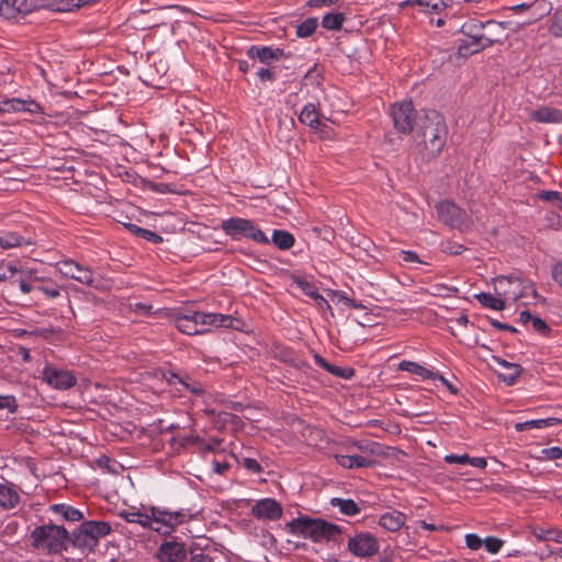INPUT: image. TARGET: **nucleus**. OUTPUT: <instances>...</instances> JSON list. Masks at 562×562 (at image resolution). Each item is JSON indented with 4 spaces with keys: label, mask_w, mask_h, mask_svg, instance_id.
<instances>
[{
    "label": "nucleus",
    "mask_w": 562,
    "mask_h": 562,
    "mask_svg": "<svg viewBox=\"0 0 562 562\" xmlns=\"http://www.w3.org/2000/svg\"><path fill=\"white\" fill-rule=\"evenodd\" d=\"M120 516L130 524L139 525L144 529L153 530L162 536L170 535L189 517L181 510L170 512L158 507L122 510Z\"/></svg>",
    "instance_id": "1"
},
{
    "label": "nucleus",
    "mask_w": 562,
    "mask_h": 562,
    "mask_svg": "<svg viewBox=\"0 0 562 562\" xmlns=\"http://www.w3.org/2000/svg\"><path fill=\"white\" fill-rule=\"evenodd\" d=\"M448 128L440 113L435 110L425 112L420 120V140L417 143L418 154L424 160L436 158L443 149Z\"/></svg>",
    "instance_id": "2"
},
{
    "label": "nucleus",
    "mask_w": 562,
    "mask_h": 562,
    "mask_svg": "<svg viewBox=\"0 0 562 562\" xmlns=\"http://www.w3.org/2000/svg\"><path fill=\"white\" fill-rule=\"evenodd\" d=\"M175 324L186 335H201L212 328L234 327V318L220 313L188 312L178 314Z\"/></svg>",
    "instance_id": "3"
},
{
    "label": "nucleus",
    "mask_w": 562,
    "mask_h": 562,
    "mask_svg": "<svg viewBox=\"0 0 562 562\" xmlns=\"http://www.w3.org/2000/svg\"><path fill=\"white\" fill-rule=\"evenodd\" d=\"M288 530L295 536L308 538L314 542L334 541L340 535V527L318 518L300 516L286 524Z\"/></svg>",
    "instance_id": "4"
},
{
    "label": "nucleus",
    "mask_w": 562,
    "mask_h": 562,
    "mask_svg": "<svg viewBox=\"0 0 562 562\" xmlns=\"http://www.w3.org/2000/svg\"><path fill=\"white\" fill-rule=\"evenodd\" d=\"M527 290H531L533 297H539L535 284L520 276H499L494 279L495 293L506 302H516L527 296Z\"/></svg>",
    "instance_id": "5"
},
{
    "label": "nucleus",
    "mask_w": 562,
    "mask_h": 562,
    "mask_svg": "<svg viewBox=\"0 0 562 562\" xmlns=\"http://www.w3.org/2000/svg\"><path fill=\"white\" fill-rule=\"evenodd\" d=\"M67 531L63 527L45 525L32 532L33 546L47 552H59L64 548Z\"/></svg>",
    "instance_id": "6"
},
{
    "label": "nucleus",
    "mask_w": 562,
    "mask_h": 562,
    "mask_svg": "<svg viewBox=\"0 0 562 562\" xmlns=\"http://www.w3.org/2000/svg\"><path fill=\"white\" fill-rule=\"evenodd\" d=\"M222 229L234 239L247 237L259 244H268L270 240L254 222L241 217H231L223 221Z\"/></svg>",
    "instance_id": "7"
},
{
    "label": "nucleus",
    "mask_w": 562,
    "mask_h": 562,
    "mask_svg": "<svg viewBox=\"0 0 562 562\" xmlns=\"http://www.w3.org/2000/svg\"><path fill=\"white\" fill-rule=\"evenodd\" d=\"M111 532V526L106 521L90 520L80 525L78 533L75 535L78 546L92 549L99 538Z\"/></svg>",
    "instance_id": "8"
},
{
    "label": "nucleus",
    "mask_w": 562,
    "mask_h": 562,
    "mask_svg": "<svg viewBox=\"0 0 562 562\" xmlns=\"http://www.w3.org/2000/svg\"><path fill=\"white\" fill-rule=\"evenodd\" d=\"M394 128L402 134H409L416 124V111L412 101L396 102L391 106Z\"/></svg>",
    "instance_id": "9"
},
{
    "label": "nucleus",
    "mask_w": 562,
    "mask_h": 562,
    "mask_svg": "<svg viewBox=\"0 0 562 562\" xmlns=\"http://www.w3.org/2000/svg\"><path fill=\"white\" fill-rule=\"evenodd\" d=\"M380 543L370 532H358L348 540V550L358 558H370L379 552Z\"/></svg>",
    "instance_id": "10"
},
{
    "label": "nucleus",
    "mask_w": 562,
    "mask_h": 562,
    "mask_svg": "<svg viewBox=\"0 0 562 562\" xmlns=\"http://www.w3.org/2000/svg\"><path fill=\"white\" fill-rule=\"evenodd\" d=\"M42 376L49 386L60 391L71 389L77 382L71 371L52 364L44 367Z\"/></svg>",
    "instance_id": "11"
},
{
    "label": "nucleus",
    "mask_w": 562,
    "mask_h": 562,
    "mask_svg": "<svg viewBox=\"0 0 562 562\" xmlns=\"http://www.w3.org/2000/svg\"><path fill=\"white\" fill-rule=\"evenodd\" d=\"M56 268L66 278L74 279L85 285H94V272L89 267L81 266L71 259H65L57 262Z\"/></svg>",
    "instance_id": "12"
},
{
    "label": "nucleus",
    "mask_w": 562,
    "mask_h": 562,
    "mask_svg": "<svg viewBox=\"0 0 562 562\" xmlns=\"http://www.w3.org/2000/svg\"><path fill=\"white\" fill-rule=\"evenodd\" d=\"M439 220L451 227L462 228L470 223L465 211L451 201H442L437 204Z\"/></svg>",
    "instance_id": "13"
},
{
    "label": "nucleus",
    "mask_w": 562,
    "mask_h": 562,
    "mask_svg": "<svg viewBox=\"0 0 562 562\" xmlns=\"http://www.w3.org/2000/svg\"><path fill=\"white\" fill-rule=\"evenodd\" d=\"M40 0H1L0 14L4 19H14L25 15L40 8Z\"/></svg>",
    "instance_id": "14"
},
{
    "label": "nucleus",
    "mask_w": 562,
    "mask_h": 562,
    "mask_svg": "<svg viewBox=\"0 0 562 562\" xmlns=\"http://www.w3.org/2000/svg\"><path fill=\"white\" fill-rule=\"evenodd\" d=\"M23 503L22 490L19 485L2 480L0 482V508L2 510H13Z\"/></svg>",
    "instance_id": "15"
},
{
    "label": "nucleus",
    "mask_w": 562,
    "mask_h": 562,
    "mask_svg": "<svg viewBox=\"0 0 562 562\" xmlns=\"http://www.w3.org/2000/svg\"><path fill=\"white\" fill-rule=\"evenodd\" d=\"M251 514L257 519L277 520L282 515V507L273 498H262L252 506Z\"/></svg>",
    "instance_id": "16"
},
{
    "label": "nucleus",
    "mask_w": 562,
    "mask_h": 562,
    "mask_svg": "<svg viewBox=\"0 0 562 562\" xmlns=\"http://www.w3.org/2000/svg\"><path fill=\"white\" fill-rule=\"evenodd\" d=\"M186 558V548L182 542L178 541L164 542L157 552L159 562H183Z\"/></svg>",
    "instance_id": "17"
},
{
    "label": "nucleus",
    "mask_w": 562,
    "mask_h": 562,
    "mask_svg": "<svg viewBox=\"0 0 562 562\" xmlns=\"http://www.w3.org/2000/svg\"><path fill=\"white\" fill-rule=\"evenodd\" d=\"M487 46H490L488 35H481V32H475L471 36H465L461 40L458 52L460 56L467 57L479 53Z\"/></svg>",
    "instance_id": "18"
},
{
    "label": "nucleus",
    "mask_w": 562,
    "mask_h": 562,
    "mask_svg": "<svg viewBox=\"0 0 562 562\" xmlns=\"http://www.w3.org/2000/svg\"><path fill=\"white\" fill-rule=\"evenodd\" d=\"M406 520L407 516L404 513L392 509L381 514L378 524L386 531L396 532L402 528L408 529V527L405 526Z\"/></svg>",
    "instance_id": "19"
},
{
    "label": "nucleus",
    "mask_w": 562,
    "mask_h": 562,
    "mask_svg": "<svg viewBox=\"0 0 562 562\" xmlns=\"http://www.w3.org/2000/svg\"><path fill=\"white\" fill-rule=\"evenodd\" d=\"M283 49L271 46H250L247 56L251 59H258L260 63L269 64L272 60H279L283 57Z\"/></svg>",
    "instance_id": "20"
},
{
    "label": "nucleus",
    "mask_w": 562,
    "mask_h": 562,
    "mask_svg": "<svg viewBox=\"0 0 562 562\" xmlns=\"http://www.w3.org/2000/svg\"><path fill=\"white\" fill-rule=\"evenodd\" d=\"M2 109H3L4 113H16V112L38 113L41 111V106L37 102H35L33 100H22V99L2 100Z\"/></svg>",
    "instance_id": "21"
},
{
    "label": "nucleus",
    "mask_w": 562,
    "mask_h": 562,
    "mask_svg": "<svg viewBox=\"0 0 562 562\" xmlns=\"http://www.w3.org/2000/svg\"><path fill=\"white\" fill-rule=\"evenodd\" d=\"M99 1L100 0H48L46 7L53 12H71Z\"/></svg>",
    "instance_id": "22"
},
{
    "label": "nucleus",
    "mask_w": 562,
    "mask_h": 562,
    "mask_svg": "<svg viewBox=\"0 0 562 562\" xmlns=\"http://www.w3.org/2000/svg\"><path fill=\"white\" fill-rule=\"evenodd\" d=\"M34 241L31 238H26L16 232L1 231L0 232V248L8 250L12 248H19L23 246L33 245Z\"/></svg>",
    "instance_id": "23"
},
{
    "label": "nucleus",
    "mask_w": 562,
    "mask_h": 562,
    "mask_svg": "<svg viewBox=\"0 0 562 562\" xmlns=\"http://www.w3.org/2000/svg\"><path fill=\"white\" fill-rule=\"evenodd\" d=\"M494 360L503 370L498 373V376L506 384L513 385L522 371L521 367L518 363L508 362L501 358H495Z\"/></svg>",
    "instance_id": "24"
},
{
    "label": "nucleus",
    "mask_w": 562,
    "mask_h": 562,
    "mask_svg": "<svg viewBox=\"0 0 562 562\" xmlns=\"http://www.w3.org/2000/svg\"><path fill=\"white\" fill-rule=\"evenodd\" d=\"M452 0H406L404 5L418 7L425 13H439L450 5Z\"/></svg>",
    "instance_id": "25"
},
{
    "label": "nucleus",
    "mask_w": 562,
    "mask_h": 562,
    "mask_svg": "<svg viewBox=\"0 0 562 562\" xmlns=\"http://www.w3.org/2000/svg\"><path fill=\"white\" fill-rule=\"evenodd\" d=\"M336 462L345 469H361L372 464L369 458L358 454H335Z\"/></svg>",
    "instance_id": "26"
},
{
    "label": "nucleus",
    "mask_w": 562,
    "mask_h": 562,
    "mask_svg": "<svg viewBox=\"0 0 562 562\" xmlns=\"http://www.w3.org/2000/svg\"><path fill=\"white\" fill-rule=\"evenodd\" d=\"M299 120L301 123L315 131L322 130L323 122L321 121L319 113L313 103H308L302 109Z\"/></svg>",
    "instance_id": "27"
},
{
    "label": "nucleus",
    "mask_w": 562,
    "mask_h": 562,
    "mask_svg": "<svg viewBox=\"0 0 562 562\" xmlns=\"http://www.w3.org/2000/svg\"><path fill=\"white\" fill-rule=\"evenodd\" d=\"M530 116L540 123L562 122V112L557 109L547 108V106H542L540 109L533 110L530 113Z\"/></svg>",
    "instance_id": "28"
},
{
    "label": "nucleus",
    "mask_w": 562,
    "mask_h": 562,
    "mask_svg": "<svg viewBox=\"0 0 562 562\" xmlns=\"http://www.w3.org/2000/svg\"><path fill=\"white\" fill-rule=\"evenodd\" d=\"M400 370L409 372L412 374L418 375L424 380H436L438 376L437 372H434L416 362L413 361H402L398 366Z\"/></svg>",
    "instance_id": "29"
},
{
    "label": "nucleus",
    "mask_w": 562,
    "mask_h": 562,
    "mask_svg": "<svg viewBox=\"0 0 562 562\" xmlns=\"http://www.w3.org/2000/svg\"><path fill=\"white\" fill-rule=\"evenodd\" d=\"M561 422L559 418L549 417L542 419H531L522 423H517L515 429L517 431H525L529 429H541L558 425Z\"/></svg>",
    "instance_id": "30"
},
{
    "label": "nucleus",
    "mask_w": 562,
    "mask_h": 562,
    "mask_svg": "<svg viewBox=\"0 0 562 562\" xmlns=\"http://www.w3.org/2000/svg\"><path fill=\"white\" fill-rule=\"evenodd\" d=\"M330 504L334 507L338 508L339 512L346 516H356L361 510L359 505L355 501L349 498L335 497L330 501Z\"/></svg>",
    "instance_id": "31"
},
{
    "label": "nucleus",
    "mask_w": 562,
    "mask_h": 562,
    "mask_svg": "<svg viewBox=\"0 0 562 562\" xmlns=\"http://www.w3.org/2000/svg\"><path fill=\"white\" fill-rule=\"evenodd\" d=\"M475 299L485 307L493 311H503L505 308L506 301L498 296L492 295L491 293L481 292L475 294Z\"/></svg>",
    "instance_id": "32"
},
{
    "label": "nucleus",
    "mask_w": 562,
    "mask_h": 562,
    "mask_svg": "<svg viewBox=\"0 0 562 562\" xmlns=\"http://www.w3.org/2000/svg\"><path fill=\"white\" fill-rule=\"evenodd\" d=\"M294 237L291 233L282 229H274L271 241L281 250H288L294 245Z\"/></svg>",
    "instance_id": "33"
},
{
    "label": "nucleus",
    "mask_w": 562,
    "mask_h": 562,
    "mask_svg": "<svg viewBox=\"0 0 562 562\" xmlns=\"http://www.w3.org/2000/svg\"><path fill=\"white\" fill-rule=\"evenodd\" d=\"M504 30V23L488 20L484 22V30L481 32V35H488L491 46L494 42L499 41V37L503 34Z\"/></svg>",
    "instance_id": "34"
},
{
    "label": "nucleus",
    "mask_w": 562,
    "mask_h": 562,
    "mask_svg": "<svg viewBox=\"0 0 562 562\" xmlns=\"http://www.w3.org/2000/svg\"><path fill=\"white\" fill-rule=\"evenodd\" d=\"M125 227L134 235L145 239V240H148V241H151L153 244H159L162 241V237L159 236L158 234L149 231V229H146V228H143V227H139L135 224H125Z\"/></svg>",
    "instance_id": "35"
},
{
    "label": "nucleus",
    "mask_w": 562,
    "mask_h": 562,
    "mask_svg": "<svg viewBox=\"0 0 562 562\" xmlns=\"http://www.w3.org/2000/svg\"><path fill=\"white\" fill-rule=\"evenodd\" d=\"M53 510L63 516L64 519L68 521H79L83 518V515L80 510L67 506L65 504H57L53 506Z\"/></svg>",
    "instance_id": "36"
},
{
    "label": "nucleus",
    "mask_w": 562,
    "mask_h": 562,
    "mask_svg": "<svg viewBox=\"0 0 562 562\" xmlns=\"http://www.w3.org/2000/svg\"><path fill=\"white\" fill-rule=\"evenodd\" d=\"M345 16L342 13H327L323 20L322 25L326 30H339L342 26Z\"/></svg>",
    "instance_id": "37"
},
{
    "label": "nucleus",
    "mask_w": 562,
    "mask_h": 562,
    "mask_svg": "<svg viewBox=\"0 0 562 562\" xmlns=\"http://www.w3.org/2000/svg\"><path fill=\"white\" fill-rule=\"evenodd\" d=\"M316 27L317 21L315 19H307L297 26L296 34L299 37H308L315 32Z\"/></svg>",
    "instance_id": "38"
},
{
    "label": "nucleus",
    "mask_w": 562,
    "mask_h": 562,
    "mask_svg": "<svg viewBox=\"0 0 562 562\" xmlns=\"http://www.w3.org/2000/svg\"><path fill=\"white\" fill-rule=\"evenodd\" d=\"M550 32L558 37H562V8H559L553 13Z\"/></svg>",
    "instance_id": "39"
},
{
    "label": "nucleus",
    "mask_w": 562,
    "mask_h": 562,
    "mask_svg": "<svg viewBox=\"0 0 562 562\" xmlns=\"http://www.w3.org/2000/svg\"><path fill=\"white\" fill-rule=\"evenodd\" d=\"M484 30V22L481 21H469L462 25V33L464 36H471L475 32H482Z\"/></svg>",
    "instance_id": "40"
},
{
    "label": "nucleus",
    "mask_w": 562,
    "mask_h": 562,
    "mask_svg": "<svg viewBox=\"0 0 562 562\" xmlns=\"http://www.w3.org/2000/svg\"><path fill=\"white\" fill-rule=\"evenodd\" d=\"M541 459L558 460L562 458V449L560 447H550L541 450Z\"/></svg>",
    "instance_id": "41"
},
{
    "label": "nucleus",
    "mask_w": 562,
    "mask_h": 562,
    "mask_svg": "<svg viewBox=\"0 0 562 562\" xmlns=\"http://www.w3.org/2000/svg\"><path fill=\"white\" fill-rule=\"evenodd\" d=\"M490 553H497L503 546V541L498 538L487 537L483 544Z\"/></svg>",
    "instance_id": "42"
},
{
    "label": "nucleus",
    "mask_w": 562,
    "mask_h": 562,
    "mask_svg": "<svg viewBox=\"0 0 562 562\" xmlns=\"http://www.w3.org/2000/svg\"><path fill=\"white\" fill-rule=\"evenodd\" d=\"M350 447H355L364 453H375L378 443L373 441H355L350 445Z\"/></svg>",
    "instance_id": "43"
},
{
    "label": "nucleus",
    "mask_w": 562,
    "mask_h": 562,
    "mask_svg": "<svg viewBox=\"0 0 562 562\" xmlns=\"http://www.w3.org/2000/svg\"><path fill=\"white\" fill-rule=\"evenodd\" d=\"M398 258L401 261L406 263H422V260L419 259L418 255L411 250H402L398 254Z\"/></svg>",
    "instance_id": "44"
},
{
    "label": "nucleus",
    "mask_w": 562,
    "mask_h": 562,
    "mask_svg": "<svg viewBox=\"0 0 562 562\" xmlns=\"http://www.w3.org/2000/svg\"><path fill=\"white\" fill-rule=\"evenodd\" d=\"M531 325L536 331H538L542 335H548L550 333L549 325L537 315L535 318H532Z\"/></svg>",
    "instance_id": "45"
},
{
    "label": "nucleus",
    "mask_w": 562,
    "mask_h": 562,
    "mask_svg": "<svg viewBox=\"0 0 562 562\" xmlns=\"http://www.w3.org/2000/svg\"><path fill=\"white\" fill-rule=\"evenodd\" d=\"M465 543L467 546L472 550H477L484 544V540H482L475 533H468L465 536Z\"/></svg>",
    "instance_id": "46"
},
{
    "label": "nucleus",
    "mask_w": 562,
    "mask_h": 562,
    "mask_svg": "<svg viewBox=\"0 0 562 562\" xmlns=\"http://www.w3.org/2000/svg\"><path fill=\"white\" fill-rule=\"evenodd\" d=\"M241 465L251 471L252 473H260L262 471L261 465L258 463L256 459L252 458H244L241 460Z\"/></svg>",
    "instance_id": "47"
},
{
    "label": "nucleus",
    "mask_w": 562,
    "mask_h": 562,
    "mask_svg": "<svg viewBox=\"0 0 562 562\" xmlns=\"http://www.w3.org/2000/svg\"><path fill=\"white\" fill-rule=\"evenodd\" d=\"M445 461L449 464H468L469 454H447Z\"/></svg>",
    "instance_id": "48"
},
{
    "label": "nucleus",
    "mask_w": 562,
    "mask_h": 562,
    "mask_svg": "<svg viewBox=\"0 0 562 562\" xmlns=\"http://www.w3.org/2000/svg\"><path fill=\"white\" fill-rule=\"evenodd\" d=\"M172 379L178 380L181 384L184 385L186 389L190 390L194 394H202L204 392V389L200 383L189 384L187 382H183L175 374L172 375Z\"/></svg>",
    "instance_id": "49"
},
{
    "label": "nucleus",
    "mask_w": 562,
    "mask_h": 562,
    "mask_svg": "<svg viewBox=\"0 0 562 562\" xmlns=\"http://www.w3.org/2000/svg\"><path fill=\"white\" fill-rule=\"evenodd\" d=\"M257 76L262 80V81H273L276 79V75L273 71H271L270 69L268 68H260L258 71H257Z\"/></svg>",
    "instance_id": "50"
},
{
    "label": "nucleus",
    "mask_w": 562,
    "mask_h": 562,
    "mask_svg": "<svg viewBox=\"0 0 562 562\" xmlns=\"http://www.w3.org/2000/svg\"><path fill=\"white\" fill-rule=\"evenodd\" d=\"M561 194L558 191H543L540 193V198L544 201L552 202L553 204L560 199Z\"/></svg>",
    "instance_id": "51"
},
{
    "label": "nucleus",
    "mask_w": 562,
    "mask_h": 562,
    "mask_svg": "<svg viewBox=\"0 0 562 562\" xmlns=\"http://www.w3.org/2000/svg\"><path fill=\"white\" fill-rule=\"evenodd\" d=\"M552 278L560 286H562V261L558 262L552 268Z\"/></svg>",
    "instance_id": "52"
},
{
    "label": "nucleus",
    "mask_w": 562,
    "mask_h": 562,
    "mask_svg": "<svg viewBox=\"0 0 562 562\" xmlns=\"http://www.w3.org/2000/svg\"><path fill=\"white\" fill-rule=\"evenodd\" d=\"M328 372L337 375V376H341V378H349L350 374H351V371L350 370H347V369H342V368H339V367H336V366H331V370H327Z\"/></svg>",
    "instance_id": "53"
},
{
    "label": "nucleus",
    "mask_w": 562,
    "mask_h": 562,
    "mask_svg": "<svg viewBox=\"0 0 562 562\" xmlns=\"http://www.w3.org/2000/svg\"><path fill=\"white\" fill-rule=\"evenodd\" d=\"M38 290L44 293L49 299H55L59 296V290L56 288H47V286H41Z\"/></svg>",
    "instance_id": "54"
},
{
    "label": "nucleus",
    "mask_w": 562,
    "mask_h": 562,
    "mask_svg": "<svg viewBox=\"0 0 562 562\" xmlns=\"http://www.w3.org/2000/svg\"><path fill=\"white\" fill-rule=\"evenodd\" d=\"M468 464L474 467V468H480V469H484L487 464L486 460L484 458H472L469 456V461H468Z\"/></svg>",
    "instance_id": "55"
},
{
    "label": "nucleus",
    "mask_w": 562,
    "mask_h": 562,
    "mask_svg": "<svg viewBox=\"0 0 562 562\" xmlns=\"http://www.w3.org/2000/svg\"><path fill=\"white\" fill-rule=\"evenodd\" d=\"M338 296V301L344 303L345 305L349 306V307H353V308H359L360 305L357 304L352 299L346 296L345 294H337Z\"/></svg>",
    "instance_id": "56"
},
{
    "label": "nucleus",
    "mask_w": 562,
    "mask_h": 562,
    "mask_svg": "<svg viewBox=\"0 0 562 562\" xmlns=\"http://www.w3.org/2000/svg\"><path fill=\"white\" fill-rule=\"evenodd\" d=\"M14 405V397L0 395V408H12Z\"/></svg>",
    "instance_id": "57"
},
{
    "label": "nucleus",
    "mask_w": 562,
    "mask_h": 562,
    "mask_svg": "<svg viewBox=\"0 0 562 562\" xmlns=\"http://www.w3.org/2000/svg\"><path fill=\"white\" fill-rule=\"evenodd\" d=\"M315 303L321 310H330L328 301L322 295H315Z\"/></svg>",
    "instance_id": "58"
},
{
    "label": "nucleus",
    "mask_w": 562,
    "mask_h": 562,
    "mask_svg": "<svg viewBox=\"0 0 562 562\" xmlns=\"http://www.w3.org/2000/svg\"><path fill=\"white\" fill-rule=\"evenodd\" d=\"M190 562H213L210 555L204 553L193 554Z\"/></svg>",
    "instance_id": "59"
},
{
    "label": "nucleus",
    "mask_w": 562,
    "mask_h": 562,
    "mask_svg": "<svg viewBox=\"0 0 562 562\" xmlns=\"http://www.w3.org/2000/svg\"><path fill=\"white\" fill-rule=\"evenodd\" d=\"M536 315H532L530 312L528 311H522L520 312L519 314V319L521 323L524 324H528V323H531L532 322V318H535Z\"/></svg>",
    "instance_id": "60"
},
{
    "label": "nucleus",
    "mask_w": 562,
    "mask_h": 562,
    "mask_svg": "<svg viewBox=\"0 0 562 562\" xmlns=\"http://www.w3.org/2000/svg\"><path fill=\"white\" fill-rule=\"evenodd\" d=\"M316 364H318L321 368L327 370H331V364H329L324 358H322L318 355L314 356Z\"/></svg>",
    "instance_id": "61"
},
{
    "label": "nucleus",
    "mask_w": 562,
    "mask_h": 562,
    "mask_svg": "<svg viewBox=\"0 0 562 562\" xmlns=\"http://www.w3.org/2000/svg\"><path fill=\"white\" fill-rule=\"evenodd\" d=\"M453 322L459 326L465 327L469 323V319L465 314H461L460 316L456 317Z\"/></svg>",
    "instance_id": "62"
},
{
    "label": "nucleus",
    "mask_w": 562,
    "mask_h": 562,
    "mask_svg": "<svg viewBox=\"0 0 562 562\" xmlns=\"http://www.w3.org/2000/svg\"><path fill=\"white\" fill-rule=\"evenodd\" d=\"M228 469V465L226 463H214V471L218 474H223Z\"/></svg>",
    "instance_id": "63"
},
{
    "label": "nucleus",
    "mask_w": 562,
    "mask_h": 562,
    "mask_svg": "<svg viewBox=\"0 0 562 562\" xmlns=\"http://www.w3.org/2000/svg\"><path fill=\"white\" fill-rule=\"evenodd\" d=\"M134 310L140 313H147L150 310V305H147L145 303H136L134 305Z\"/></svg>",
    "instance_id": "64"
}]
</instances>
